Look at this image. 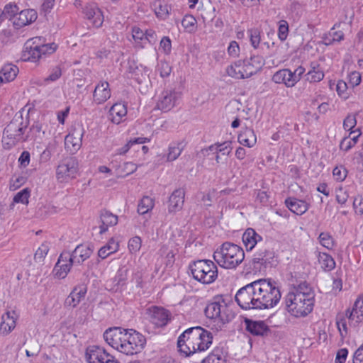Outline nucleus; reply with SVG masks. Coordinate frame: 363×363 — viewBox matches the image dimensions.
<instances>
[{"label":"nucleus","instance_id":"nucleus-21","mask_svg":"<svg viewBox=\"0 0 363 363\" xmlns=\"http://www.w3.org/2000/svg\"><path fill=\"white\" fill-rule=\"evenodd\" d=\"M111 96V90L107 82H101L94 91L93 97L94 101L101 104L106 101Z\"/></svg>","mask_w":363,"mask_h":363},{"label":"nucleus","instance_id":"nucleus-51","mask_svg":"<svg viewBox=\"0 0 363 363\" xmlns=\"http://www.w3.org/2000/svg\"><path fill=\"white\" fill-rule=\"evenodd\" d=\"M61 69L59 67H55L52 69L51 73L49 74V76L44 78L43 84H46L50 82H55L61 77Z\"/></svg>","mask_w":363,"mask_h":363},{"label":"nucleus","instance_id":"nucleus-39","mask_svg":"<svg viewBox=\"0 0 363 363\" xmlns=\"http://www.w3.org/2000/svg\"><path fill=\"white\" fill-rule=\"evenodd\" d=\"M337 25H335L329 32L328 35H325V37L323 38L325 42V45H329L331 43H339L342 40L344 39V33L341 30H335V26Z\"/></svg>","mask_w":363,"mask_h":363},{"label":"nucleus","instance_id":"nucleus-33","mask_svg":"<svg viewBox=\"0 0 363 363\" xmlns=\"http://www.w3.org/2000/svg\"><path fill=\"white\" fill-rule=\"evenodd\" d=\"M285 203L289 209L297 215L303 214L308 208V204L305 201L294 198L286 199Z\"/></svg>","mask_w":363,"mask_h":363},{"label":"nucleus","instance_id":"nucleus-2","mask_svg":"<svg viewBox=\"0 0 363 363\" xmlns=\"http://www.w3.org/2000/svg\"><path fill=\"white\" fill-rule=\"evenodd\" d=\"M314 298L312 288L306 282H302L294 286L286 296V309L294 317H306L313 309Z\"/></svg>","mask_w":363,"mask_h":363},{"label":"nucleus","instance_id":"nucleus-7","mask_svg":"<svg viewBox=\"0 0 363 363\" xmlns=\"http://www.w3.org/2000/svg\"><path fill=\"white\" fill-rule=\"evenodd\" d=\"M27 124L23 123L22 115H16L4 130L3 141L9 147L18 143L24 142L28 135H25Z\"/></svg>","mask_w":363,"mask_h":363},{"label":"nucleus","instance_id":"nucleus-28","mask_svg":"<svg viewBox=\"0 0 363 363\" xmlns=\"http://www.w3.org/2000/svg\"><path fill=\"white\" fill-rule=\"evenodd\" d=\"M245 63V69L247 73L250 74V76L257 73L264 65V59L258 55H253L249 59L244 60Z\"/></svg>","mask_w":363,"mask_h":363},{"label":"nucleus","instance_id":"nucleus-6","mask_svg":"<svg viewBox=\"0 0 363 363\" xmlns=\"http://www.w3.org/2000/svg\"><path fill=\"white\" fill-rule=\"evenodd\" d=\"M189 269L194 279L204 284L213 283L218 277L217 266L209 259L194 261Z\"/></svg>","mask_w":363,"mask_h":363},{"label":"nucleus","instance_id":"nucleus-49","mask_svg":"<svg viewBox=\"0 0 363 363\" xmlns=\"http://www.w3.org/2000/svg\"><path fill=\"white\" fill-rule=\"evenodd\" d=\"M196 24V20L191 15H186L182 21V26L189 32H192L194 30Z\"/></svg>","mask_w":363,"mask_h":363},{"label":"nucleus","instance_id":"nucleus-52","mask_svg":"<svg viewBox=\"0 0 363 363\" xmlns=\"http://www.w3.org/2000/svg\"><path fill=\"white\" fill-rule=\"evenodd\" d=\"M347 172V169L342 166L336 167L333 171V177L338 182H342L346 178Z\"/></svg>","mask_w":363,"mask_h":363},{"label":"nucleus","instance_id":"nucleus-37","mask_svg":"<svg viewBox=\"0 0 363 363\" xmlns=\"http://www.w3.org/2000/svg\"><path fill=\"white\" fill-rule=\"evenodd\" d=\"M18 11L19 8L16 4L9 3L6 4L3 11L0 9V24L6 18L14 21Z\"/></svg>","mask_w":363,"mask_h":363},{"label":"nucleus","instance_id":"nucleus-5","mask_svg":"<svg viewBox=\"0 0 363 363\" xmlns=\"http://www.w3.org/2000/svg\"><path fill=\"white\" fill-rule=\"evenodd\" d=\"M245 252L238 245L230 243H223L220 249L213 253V259L219 266L225 269H235L244 259Z\"/></svg>","mask_w":363,"mask_h":363},{"label":"nucleus","instance_id":"nucleus-15","mask_svg":"<svg viewBox=\"0 0 363 363\" xmlns=\"http://www.w3.org/2000/svg\"><path fill=\"white\" fill-rule=\"evenodd\" d=\"M208 150L216 154L215 159L217 164H225L231 152L232 147L229 142H224L212 145L208 147Z\"/></svg>","mask_w":363,"mask_h":363},{"label":"nucleus","instance_id":"nucleus-58","mask_svg":"<svg viewBox=\"0 0 363 363\" xmlns=\"http://www.w3.org/2000/svg\"><path fill=\"white\" fill-rule=\"evenodd\" d=\"M346 318H347L346 316V312L345 313H340L337 315L336 324L340 331H341V328H342L345 332H347V328Z\"/></svg>","mask_w":363,"mask_h":363},{"label":"nucleus","instance_id":"nucleus-32","mask_svg":"<svg viewBox=\"0 0 363 363\" xmlns=\"http://www.w3.org/2000/svg\"><path fill=\"white\" fill-rule=\"evenodd\" d=\"M260 240L262 237L252 228L247 229L242 235V242L247 251L252 250Z\"/></svg>","mask_w":363,"mask_h":363},{"label":"nucleus","instance_id":"nucleus-25","mask_svg":"<svg viewBox=\"0 0 363 363\" xmlns=\"http://www.w3.org/2000/svg\"><path fill=\"white\" fill-rule=\"evenodd\" d=\"M324 72L320 65L316 62H312L310 65V69L305 74V79L310 83H317L324 78Z\"/></svg>","mask_w":363,"mask_h":363},{"label":"nucleus","instance_id":"nucleus-54","mask_svg":"<svg viewBox=\"0 0 363 363\" xmlns=\"http://www.w3.org/2000/svg\"><path fill=\"white\" fill-rule=\"evenodd\" d=\"M55 45L54 43H45L44 38L40 36L34 37L28 39L25 45Z\"/></svg>","mask_w":363,"mask_h":363},{"label":"nucleus","instance_id":"nucleus-20","mask_svg":"<svg viewBox=\"0 0 363 363\" xmlns=\"http://www.w3.org/2000/svg\"><path fill=\"white\" fill-rule=\"evenodd\" d=\"M45 47H25L21 52V60L35 62L45 55Z\"/></svg>","mask_w":363,"mask_h":363},{"label":"nucleus","instance_id":"nucleus-13","mask_svg":"<svg viewBox=\"0 0 363 363\" xmlns=\"http://www.w3.org/2000/svg\"><path fill=\"white\" fill-rule=\"evenodd\" d=\"M38 14L34 9H25L18 12L17 16L13 21V25L16 29L23 28L36 21Z\"/></svg>","mask_w":363,"mask_h":363},{"label":"nucleus","instance_id":"nucleus-12","mask_svg":"<svg viewBox=\"0 0 363 363\" xmlns=\"http://www.w3.org/2000/svg\"><path fill=\"white\" fill-rule=\"evenodd\" d=\"M180 96L181 92L175 89L165 90L160 96L157 107L163 111H168L176 105Z\"/></svg>","mask_w":363,"mask_h":363},{"label":"nucleus","instance_id":"nucleus-14","mask_svg":"<svg viewBox=\"0 0 363 363\" xmlns=\"http://www.w3.org/2000/svg\"><path fill=\"white\" fill-rule=\"evenodd\" d=\"M83 13L85 17L96 28H99L104 22V16L101 10L95 4H89L83 9Z\"/></svg>","mask_w":363,"mask_h":363},{"label":"nucleus","instance_id":"nucleus-63","mask_svg":"<svg viewBox=\"0 0 363 363\" xmlns=\"http://www.w3.org/2000/svg\"><path fill=\"white\" fill-rule=\"evenodd\" d=\"M349 195L342 188H340L336 191V200L340 204H345L347 201Z\"/></svg>","mask_w":363,"mask_h":363},{"label":"nucleus","instance_id":"nucleus-55","mask_svg":"<svg viewBox=\"0 0 363 363\" xmlns=\"http://www.w3.org/2000/svg\"><path fill=\"white\" fill-rule=\"evenodd\" d=\"M248 32L252 45H259L262 42L260 32L257 29H251Z\"/></svg>","mask_w":363,"mask_h":363},{"label":"nucleus","instance_id":"nucleus-38","mask_svg":"<svg viewBox=\"0 0 363 363\" xmlns=\"http://www.w3.org/2000/svg\"><path fill=\"white\" fill-rule=\"evenodd\" d=\"M318 259L321 268L325 271H331L335 267V260L327 253L319 252Z\"/></svg>","mask_w":363,"mask_h":363},{"label":"nucleus","instance_id":"nucleus-30","mask_svg":"<svg viewBox=\"0 0 363 363\" xmlns=\"http://www.w3.org/2000/svg\"><path fill=\"white\" fill-rule=\"evenodd\" d=\"M272 257L273 256H272V253L268 252L267 250H259L252 260L253 269L255 270L260 271L262 269V266L267 267V265L270 262L269 259Z\"/></svg>","mask_w":363,"mask_h":363},{"label":"nucleus","instance_id":"nucleus-26","mask_svg":"<svg viewBox=\"0 0 363 363\" xmlns=\"http://www.w3.org/2000/svg\"><path fill=\"white\" fill-rule=\"evenodd\" d=\"M235 301L243 309H255V306H252V301L250 299L247 285L238 290L235 295Z\"/></svg>","mask_w":363,"mask_h":363},{"label":"nucleus","instance_id":"nucleus-43","mask_svg":"<svg viewBox=\"0 0 363 363\" xmlns=\"http://www.w3.org/2000/svg\"><path fill=\"white\" fill-rule=\"evenodd\" d=\"M201 363H225V359L219 350L213 351Z\"/></svg>","mask_w":363,"mask_h":363},{"label":"nucleus","instance_id":"nucleus-4","mask_svg":"<svg viewBox=\"0 0 363 363\" xmlns=\"http://www.w3.org/2000/svg\"><path fill=\"white\" fill-rule=\"evenodd\" d=\"M211 333L201 327L186 330L178 338L179 351L186 356L207 350L212 343Z\"/></svg>","mask_w":363,"mask_h":363},{"label":"nucleus","instance_id":"nucleus-16","mask_svg":"<svg viewBox=\"0 0 363 363\" xmlns=\"http://www.w3.org/2000/svg\"><path fill=\"white\" fill-rule=\"evenodd\" d=\"M18 316L14 311H6L1 315L0 324V333L2 335H8L16 328Z\"/></svg>","mask_w":363,"mask_h":363},{"label":"nucleus","instance_id":"nucleus-8","mask_svg":"<svg viewBox=\"0 0 363 363\" xmlns=\"http://www.w3.org/2000/svg\"><path fill=\"white\" fill-rule=\"evenodd\" d=\"M205 314L207 318L213 320L217 330L220 329L234 317V313L224 301L208 304L205 308Z\"/></svg>","mask_w":363,"mask_h":363},{"label":"nucleus","instance_id":"nucleus-34","mask_svg":"<svg viewBox=\"0 0 363 363\" xmlns=\"http://www.w3.org/2000/svg\"><path fill=\"white\" fill-rule=\"evenodd\" d=\"M238 142L244 146L252 147L257 142V138L252 129L246 128L238 135Z\"/></svg>","mask_w":363,"mask_h":363},{"label":"nucleus","instance_id":"nucleus-18","mask_svg":"<svg viewBox=\"0 0 363 363\" xmlns=\"http://www.w3.org/2000/svg\"><path fill=\"white\" fill-rule=\"evenodd\" d=\"M86 294V286L79 285L74 288L70 294L65 299V305L70 307H76L83 299Z\"/></svg>","mask_w":363,"mask_h":363},{"label":"nucleus","instance_id":"nucleus-31","mask_svg":"<svg viewBox=\"0 0 363 363\" xmlns=\"http://www.w3.org/2000/svg\"><path fill=\"white\" fill-rule=\"evenodd\" d=\"M127 114L126 106L123 104L116 103L113 104L109 111L110 120L116 124H119L123 117Z\"/></svg>","mask_w":363,"mask_h":363},{"label":"nucleus","instance_id":"nucleus-45","mask_svg":"<svg viewBox=\"0 0 363 363\" xmlns=\"http://www.w3.org/2000/svg\"><path fill=\"white\" fill-rule=\"evenodd\" d=\"M74 262L61 263L55 266L56 276L59 278H65L69 272Z\"/></svg>","mask_w":363,"mask_h":363},{"label":"nucleus","instance_id":"nucleus-56","mask_svg":"<svg viewBox=\"0 0 363 363\" xmlns=\"http://www.w3.org/2000/svg\"><path fill=\"white\" fill-rule=\"evenodd\" d=\"M289 32L288 23L286 21H281L278 30V36L281 40H284L286 38Z\"/></svg>","mask_w":363,"mask_h":363},{"label":"nucleus","instance_id":"nucleus-10","mask_svg":"<svg viewBox=\"0 0 363 363\" xmlns=\"http://www.w3.org/2000/svg\"><path fill=\"white\" fill-rule=\"evenodd\" d=\"M84 133L83 125L79 123H74L69 134L65 138V146L72 154L78 151L82 144V137Z\"/></svg>","mask_w":363,"mask_h":363},{"label":"nucleus","instance_id":"nucleus-60","mask_svg":"<svg viewBox=\"0 0 363 363\" xmlns=\"http://www.w3.org/2000/svg\"><path fill=\"white\" fill-rule=\"evenodd\" d=\"M361 74L359 72L354 71L349 75V84L352 86L359 85L361 82Z\"/></svg>","mask_w":363,"mask_h":363},{"label":"nucleus","instance_id":"nucleus-44","mask_svg":"<svg viewBox=\"0 0 363 363\" xmlns=\"http://www.w3.org/2000/svg\"><path fill=\"white\" fill-rule=\"evenodd\" d=\"M30 195V190L28 188H25L15 195L13 197V202L28 204Z\"/></svg>","mask_w":363,"mask_h":363},{"label":"nucleus","instance_id":"nucleus-42","mask_svg":"<svg viewBox=\"0 0 363 363\" xmlns=\"http://www.w3.org/2000/svg\"><path fill=\"white\" fill-rule=\"evenodd\" d=\"M182 143H179L169 147V152L167 154V161H174L178 158L181 155L183 147Z\"/></svg>","mask_w":363,"mask_h":363},{"label":"nucleus","instance_id":"nucleus-50","mask_svg":"<svg viewBox=\"0 0 363 363\" xmlns=\"http://www.w3.org/2000/svg\"><path fill=\"white\" fill-rule=\"evenodd\" d=\"M141 245V238L138 236H135L130 239L128 242V249L131 253H135L140 250Z\"/></svg>","mask_w":363,"mask_h":363},{"label":"nucleus","instance_id":"nucleus-35","mask_svg":"<svg viewBox=\"0 0 363 363\" xmlns=\"http://www.w3.org/2000/svg\"><path fill=\"white\" fill-rule=\"evenodd\" d=\"M92 252L93 250L88 245H77L74 250L72 252L74 262L79 264L83 262L91 256Z\"/></svg>","mask_w":363,"mask_h":363},{"label":"nucleus","instance_id":"nucleus-62","mask_svg":"<svg viewBox=\"0 0 363 363\" xmlns=\"http://www.w3.org/2000/svg\"><path fill=\"white\" fill-rule=\"evenodd\" d=\"M356 144V142L350 140L349 138H344L340 144V148L344 151L350 150L352 147H354Z\"/></svg>","mask_w":363,"mask_h":363},{"label":"nucleus","instance_id":"nucleus-41","mask_svg":"<svg viewBox=\"0 0 363 363\" xmlns=\"http://www.w3.org/2000/svg\"><path fill=\"white\" fill-rule=\"evenodd\" d=\"M155 12L157 18L165 20L169 14V6L166 4H162L160 1H157L155 4Z\"/></svg>","mask_w":363,"mask_h":363},{"label":"nucleus","instance_id":"nucleus-53","mask_svg":"<svg viewBox=\"0 0 363 363\" xmlns=\"http://www.w3.org/2000/svg\"><path fill=\"white\" fill-rule=\"evenodd\" d=\"M158 71L162 78L167 77L169 76L172 72V67L167 62H160L158 65Z\"/></svg>","mask_w":363,"mask_h":363},{"label":"nucleus","instance_id":"nucleus-40","mask_svg":"<svg viewBox=\"0 0 363 363\" xmlns=\"http://www.w3.org/2000/svg\"><path fill=\"white\" fill-rule=\"evenodd\" d=\"M154 207V201L149 196H144L139 202L138 206V212L141 214H145L151 211Z\"/></svg>","mask_w":363,"mask_h":363},{"label":"nucleus","instance_id":"nucleus-59","mask_svg":"<svg viewBox=\"0 0 363 363\" xmlns=\"http://www.w3.org/2000/svg\"><path fill=\"white\" fill-rule=\"evenodd\" d=\"M353 207L357 214H363V198L362 196H358L354 198L353 201Z\"/></svg>","mask_w":363,"mask_h":363},{"label":"nucleus","instance_id":"nucleus-3","mask_svg":"<svg viewBox=\"0 0 363 363\" xmlns=\"http://www.w3.org/2000/svg\"><path fill=\"white\" fill-rule=\"evenodd\" d=\"M252 306L255 309H266L276 306L281 299L278 287L267 279H261L247 284Z\"/></svg>","mask_w":363,"mask_h":363},{"label":"nucleus","instance_id":"nucleus-36","mask_svg":"<svg viewBox=\"0 0 363 363\" xmlns=\"http://www.w3.org/2000/svg\"><path fill=\"white\" fill-rule=\"evenodd\" d=\"M118 248L119 242L114 238H111L104 246L99 249L98 255L101 259H105L110 255L117 252Z\"/></svg>","mask_w":363,"mask_h":363},{"label":"nucleus","instance_id":"nucleus-61","mask_svg":"<svg viewBox=\"0 0 363 363\" xmlns=\"http://www.w3.org/2000/svg\"><path fill=\"white\" fill-rule=\"evenodd\" d=\"M137 167V165L133 162H125L123 164V167H121V172L125 175H129L136 171Z\"/></svg>","mask_w":363,"mask_h":363},{"label":"nucleus","instance_id":"nucleus-23","mask_svg":"<svg viewBox=\"0 0 363 363\" xmlns=\"http://www.w3.org/2000/svg\"><path fill=\"white\" fill-rule=\"evenodd\" d=\"M151 321L157 326L165 325L169 320V313L163 308L152 307L150 309Z\"/></svg>","mask_w":363,"mask_h":363},{"label":"nucleus","instance_id":"nucleus-11","mask_svg":"<svg viewBox=\"0 0 363 363\" xmlns=\"http://www.w3.org/2000/svg\"><path fill=\"white\" fill-rule=\"evenodd\" d=\"M86 358L88 363H119L103 347L91 345L86 350Z\"/></svg>","mask_w":363,"mask_h":363},{"label":"nucleus","instance_id":"nucleus-64","mask_svg":"<svg viewBox=\"0 0 363 363\" xmlns=\"http://www.w3.org/2000/svg\"><path fill=\"white\" fill-rule=\"evenodd\" d=\"M353 363H363V344L355 351Z\"/></svg>","mask_w":363,"mask_h":363},{"label":"nucleus","instance_id":"nucleus-24","mask_svg":"<svg viewBox=\"0 0 363 363\" xmlns=\"http://www.w3.org/2000/svg\"><path fill=\"white\" fill-rule=\"evenodd\" d=\"M100 234H104L108 230V227L116 225L118 223V216L108 211H103L99 219Z\"/></svg>","mask_w":363,"mask_h":363},{"label":"nucleus","instance_id":"nucleus-47","mask_svg":"<svg viewBox=\"0 0 363 363\" xmlns=\"http://www.w3.org/2000/svg\"><path fill=\"white\" fill-rule=\"evenodd\" d=\"M240 69L235 62L234 64H232L227 67L226 73L229 77L235 78L236 79H243V74H241Z\"/></svg>","mask_w":363,"mask_h":363},{"label":"nucleus","instance_id":"nucleus-9","mask_svg":"<svg viewBox=\"0 0 363 363\" xmlns=\"http://www.w3.org/2000/svg\"><path fill=\"white\" fill-rule=\"evenodd\" d=\"M79 164L75 157H67L62 160L56 168V179L59 182H68L76 177Z\"/></svg>","mask_w":363,"mask_h":363},{"label":"nucleus","instance_id":"nucleus-57","mask_svg":"<svg viewBox=\"0 0 363 363\" xmlns=\"http://www.w3.org/2000/svg\"><path fill=\"white\" fill-rule=\"evenodd\" d=\"M356 124V117L353 115H348L343 121V127L346 130H352Z\"/></svg>","mask_w":363,"mask_h":363},{"label":"nucleus","instance_id":"nucleus-19","mask_svg":"<svg viewBox=\"0 0 363 363\" xmlns=\"http://www.w3.org/2000/svg\"><path fill=\"white\" fill-rule=\"evenodd\" d=\"M246 330L253 335L264 336L269 331L264 321L245 319Z\"/></svg>","mask_w":363,"mask_h":363},{"label":"nucleus","instance_id":"nucleus-29","mask_svg":"<svg viewBox=\"0 0 363 363\" xmlns=\"http://www.w3.org/2000/svg\"><path fill=\"white\" fill-rule=\"evenodd\" d=\"M18 68L13 64H6L0 69V83L12 82L18 73Z\"/></svg>","mask_w":363,"mask_h":363},{"label":"nucleus","instance_id":"nucleus-46","mask_svg":"<svg viewBox=\"0 0 363 363\" xmlns=\"http://www.w3.org/2000/svg\"><path fill=\"white\" fill-rule=\"evenodd\" d=\"M147 141H149V140L147 138L143 137H138L134 139H130L123 147L118 150V153L120 155L125 154L129 150L130 146L133 145V144H143Z\"/></svg>","mask_w":363,"mask_h":363},{"label":"nucleus","instance_id":"nucleus-17","mask_svg":"<svg viewBox=\"0 0 363 363\" xmlns=\"http://www.w3.org/2000/svg\"><path fill=\"white\" fill-rule=\"evenodd\" d=\"M185 191L182 189H175L170 195L168 201V211L176 213L182 209L184 203Z\"/></svg>","mask_w":363,"mask_h":363},{"label":"nucleus","instance_id":"nucleus-1","mask_svg":"<svg viewBox=\"0 0 363 363\" xmlns=\"http://www.w3.org/2000/svg\"><path fill=\"white\" fill-rule=\"evenodd\" d=\"M104 338L112 347L127 355L140 352L146 343L145 337L136 330L120 327L107 329Z\"/></svg>","mask_w":363,"mask_h":363},{"label":"nucleus","instance_id":"nucleus-22","mask_svg":"<svg viewBox=\"0 0 363 363\" xmlns=\"http://www.w3.org/2000/svg\"><path fill=\"white\" fill-rule=\"evenodd\" d=\"M346 316L350 322L359 323L363 320V298H358L352 307V309L346 311Z\"/></svg>","mask_w":363,"mask_h":363},{"label":"nucleus","instance_id":"nucleus-48","mask_svg":"<svg viewBox=\"0 0 363 363\" xmlns=\"http://www.w3.org/2000/svg\"><path fill=\"white\" fill-rule=\"evenodd\" d=\"M320 243L325 248L332 250L334 246V240L328 233H321L319 235Z\"/></svg>","mask_w":363,"mask_h":363},{"label":"nucleus","instance_id":"nucleus-27","mask_svg":"<svg viewBox=\"0 0 363 363\" xmlns=\"http://www.w3.org/2000/svg\"><path fill=\"white\" fill-rule=\"evenodd\" d=\"M272 81L277 84H284L288 87L295 85L293 80L292 72L289 69H283L275 72Z\"/></svg>","mask_w":363,"mask_h":363}]
</instances>
